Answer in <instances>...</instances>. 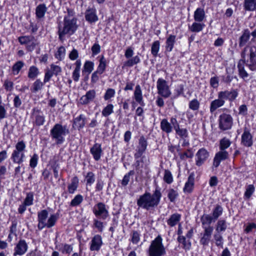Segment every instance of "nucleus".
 <instances>
[{"label": "nucleus", "mask_w": 256, "mask_h": 256, "mask_svg": "<svg viewBox=\"0 0 256 256\" xmlns=\"http://www.w3.org/2000/svg\"><path fill=\"white\" fill-rule=\"evenodd\" d=\"M242 59L238 64L240 76L245 80L248 76V74L244 69V64L252 71L256 70V46H246L241 52Z\"/></svg>", "instance_id": "1"}, {"label": "nucleus", "mask_w": 256, "mask_h": 256, "mask_svg": "<svg viewBox=\"0 0 256 256\" xmlns=\"http://www.w3.org/2000/svg\"><path fill=\"white\" fill-rule=\"evenodd\" d=\"M78 20L73 10L67 8V14L64 16L63 22H60L58 26V34L59 40L63 42L66 35L70 36L78 28Z\"/></svg>", "instance_id": "2"}, {"label": "nucleus", "mask_w": 256, "mask_h": 256, "mask_svg": "<svg viewBox=\"0 0 256 256\" xmlns=\"http://www.w3.org/2000/svg\"><path fill=\"white\" fill-rule=\"evenodd\" d=\"M162 198V193L158 188H156L152 194L148 192H145L140 196L137 200V206L146 210H150L157 207L160 204Z\"/></svg>", "instance_id": "3"}, {"label": "nucleus", "mask_w": 256, "mask_h": 256, "mask_svg": "<svg viewBox=\"0 0 256 256\" xmlns=\"http://www.w3.org/2000/svg\"><path fill=\"white\" fill-rule=\"evenodd\" d=\"M26 148V144L24 140L18 141L16 144L10 158L14 164L20 165L23 163L25 158Z\"/></svg>", "instance_id": "4"}, {"label": "nucleus", "mask_w": 256, "mask_h": 256, "mask_svg": "<svg viewBox=\"0 0 256 256\" xmlns=\"http://www.w3.org/2000/svg\"><path fill=\"white\" fill-rule=\"evenodd\" d=\"M69 130L66 126H62L61 124H56L50 131L52 139L55 140L56 144H62L64 141V136L69 134Z\"/></svg>", "instance_id": "5"}, {"label": "nucleus", "mask_w": 256, "mask_h": 256, "mask_svg": "<svg viewBox=\"0 0 256 256\" xmlns=\"http://www.w3.org/2000/svg\"><path fill=\"white\" fill-rule=\"evenodd\" d=\"M160 236L152 240L148 248L149 256H163L166 254L165 248L162 243Z\"/></svg>", "instance_id": "6"}, {"label": "nucleus", "mask_w": 256, "mask_h": 256, "mask_svg": "<svg viewBox=\"0 0 256 256\" xmlns=\"http://www.w3.org/2000/svg\"><path fill=\"white\" fill-rule=\"evenodd\" d=\"M92 210L95 216L100 220H106L110 216L106 205L102 202L96 204L92 208Z\"/></svg>", "instance_id": "7"}, {"label": "nucleus", "mask_w": 256, "mask_h": 256, "mask_svg": "<svg viewBox=\"0 0 256 256\" xmlns=\"http://www.w3.org/2000/svg\"><path fill=\"white\" fill-rule=\"evenodd\" d=\"M30 118L33 125L37 126H42L45 122V116L42 111L37 107L32 109Z\"/></svg>", "instance_id": "8"}, {"label": "nucleus", "mask_w": 256, "mask_h": 256, "mask_svg": "<svg viewBox=\"0 0 256 256\" xmlns=\"http://www.w3.org/2000/svg\"><path fill=\"white\" fill-rule=\"evenodd\" d=\"M233 119L231 115L227 114H222L218 118L219 128L226 130L231 128L232 125Z\"/></svg>", "instance_id": "9"}, {"label": "nucleus", "mask_w": 256, "mask_h": 256, "mask_svg": "<svg viewBox=\"0 0 256 256\" xmlns=\"http://www.w3.org/2000/svg\"><path fill=\"white\" fill-rule=\"evenodd\" d=\"M158 94L164 98L170 96L171 92L166 82L161 78L158 79L156 85Z\"/></svg>", "instance_id": "10"}, {"label": "nucleus", "mask_w": 256, "mask_h": 256, "mask_svg": "<svg viewBox=\"0 0 256 256\" xmlns=\"http://www.w3.org/2000/svg\"><path fill=\"white\" fill-rule=\"evenodd\" d=\"M148 142L146 139L143 136H140L138 140V144L136 150V152L134 154V157L136 160L141 157L146 150Z\"/></svg>", "instance_id": "11"}, {"label": "nucleus", "mask_w": 256, "mask_h": 256, "mask_svg": "<svg viewBox=\"0 0 256 256\" xmlns=\"http://www.w3.org/2000/svg\"><path fill=\"white\" fill-rule=\"evenodd\" d=\"M241 144L246 147H250L253 144V136L246 127L244 128L242 135Z\"/></svg>", "instance_id": "12"}, {"label": "nucleus", "mask_w": 256, "mask_h": 256, "mask_svg": "<svg viewBox=\"0 0 256 256\" xmlns=\"http://www.w3.org/2000/svg\"><path fill=\"white\" fill-rule=\"evenodd\" d=\"M202 228L204 229V232L201 234L202 236L200 242L203 246H208L210 242L214 228L212 226H208L202 227Z\"/></svg>", "instance_id": "13"}, {"label": "nucleus", "mask_w": 256, "mask_h": 256, "mask_svg": "<svg viewBox=\"0 0 256 256\" xmlns=\"http://www.w3.org/2000/svg\"><path fill=\"white\" fill-rule=\"evenodd\" d=\"M28 250V245L24 240H20L14 248V256H22Z\"/></svg>", "instance_id": "14"}, {"label": "nucleus", "mask_w": 256, "mask_h": 256, "mask_svg": "<svg viewBox=\"0 0 256 256\" xmlns=\"http://www.w3.org/2000/svg\"><path fill=\"white\" fill-rule=\"evenodd\" d=\"M219 94L224 100H227L232 102L234 101L238 96V92L237 89H232L230 90H224L220 92Z\"/></svg>", "instance_id": "15"}, {"label": "nucleus", "mask_w": 256, "mask_h": 256, "mask_svg": "<svg viewBox=\"0 0 256 256\" xmlns=\"http://www.w3.org/2000/svg\"><path fill=\"white\" fill-rule=\"evenodd\" d=\"M48 212L47 210H43L38 212V230H42L46 227V220L48 218Z\"/></svg>", "instance_id": "16"}, {"label": "nucleus", "mask_w": 256, "mask_h": 256, "mask_svg": "<svg viewBox=\"0 0 256 256\" xmlns=\"http://www.w3.org/2000/svg\"><path fill=\"white\" fill-rule=\"evenodd\" d=\"M208 156L209 154L205 148H202L199 150L196 154V165L198 166H202Z\"/></svg>", "instance_id": "17"}, {"label": "nucleus", "mask_w": 256, "mask_h": 256, "mask_svg": "<svg viewBox=\"0 0 256 256\" xmlns=\"http://www.w3.org/2000/svg\"><path fill=\"white\" fill-rule=\"evenodd\" d=\"M228 156V152L226 150H220L217 152L214 158L213 168H218L220 166L221 161L226 160Z\"/></svg>", "instance_id": "18"}, {"label": "nucleus", "mask_w": 256, "mask_h": 256, "mask_svg": "<svg viewBox=\"0 0 256 256\" xmlns=\"http://www.w3.org/2000/svg\"><path fill=\"white\" fill-rule=\"evenodd\" d=\"M102 244V238L99 234L95 235L90 242V250L98 251Z\"/></svg>", "instance_id": "19"}, {"label": "nucleus", "mask_w": 256, "mask_h": 256, "mask_svg": "<svg viewBox=\"0 0 256 256\" xmlns=\"http://www.w3.org/2000/svg\"><path fill=\"white\" fill-rule=\"evenodd\" d=\"M96 92L94 90H90L86 94L82 96L80 99V103L82 105H86L92 102L96 97Z\"/></svg>", "instance_id": "20"}, {"label": "nucleus", "mask_w": 256, "mask_h": 256, "mask_svg": "<svg viewBox=\"0 0 256 256\" xmlns=\"http://www.w3.org/2000/svg\"><path fill=\"white\" fill-rule=\"evenodd\" d=\"M90 152L92 155L93 158L95 160H99L102 154L101 144L98 143L94 144L90 148Z\"/></svg>", "instance_id": "21"}, {"label": "nucleus", "mask_w": 256, "mask_h": 256, "mask_svg": "<svg viewBox=\"0 0 256 256\" xmlns=\"http://www.w3.org/2000/svg\"><path fill=\"white\" fill-rule=\"evenodd\" d=\"M218 99H216L210 102V110L212 114L214 113L218 108L224 104L225 100H224L219 93H218Z\"/></svg>", "instance_id": "22"}, {"label": "nucleus", "mask_w": 256, "mask_h": 256, "mask_svg": "<svg viewBox=\"0 0 256 256\" xmlns=\"http://www.w3.org/2000/svg\"><path fill=\"white\" fill-rule=\"evenodd\" d=\"M194 180V174L191 173L188 176V181L186 182L183 190L184 193H191L193 190Z\"/></svg>", "instance_id": "23"}, {"label": "nucleus", "mask_w": 256, "mask_h": 256, "mask_svg": "<svg viewBox=\"0 0 256 256\" xmlns=\"http://www.w3.org/2000/svg\"><path fill=\"white\" fill-rule=\"evenodd\" d=\"M86 118L84 114H81L78 116L74 118V124L73 126H75L76 128L80 130L83 128L86 125Z\"/></svg>", "instance_id": "24"}, {"label": "nucleus", "mask_w": 256, "mask_h": 256, "mask_svg": "<svg viewBox=\"0 0 256 256\" xmlns=\"http://www.w3.org/2000/svg\"><path fill=\"white\" fill-rule=\"evenodd\" d=\"M250 31L248 28L244 29L242 31V35L239 38V46L242 47L245 46L250 40Z\"/></svg>", "instance_id": "25"}, {"label": "nucleus", "mask_w": 256, "mask_h": 256, "mask_svg": "<svg viewBox=\"0 0 256 256\" xmlns=\"http://www.w3.org/2000/svg\"><path fill=\"white\" fill-rule=\"evenodd\" d=\"M134 97L136 101L142 106H144L143 101L142 92L140 85H136L134 92Z\"/></svg>", "instance_id": "26"}, {"label": "nucleus", "mask_w": 256, "mask_h": 256, "mask_svg": "<svg viewBox=\"0 0 256 256\" xmlns=\"http://www.w3.org/2000/svg\"><path fill=\"white\" fill-rule=\"evenodd\" d=\"M160 126L162 131L167 134H169L172 132L173 127L166 118H164L161 120Z\"/></svg>", "instance_id": "27"}, {"label": "nucleus", "mask_w": 256, "mask_h": 256, "mask_svg": "<svg viewBox=\"0 0 256 256\" xmlns=\"http://www.w3.org/2000/svg\"><path fill=\"white\" fill-rule=\"evenodd\" d=\"M85 18L86 20L90 23L94 22L98 20L96 13V10L94 9H88L86 10Z\"/></svg>", "instance_id": "28"}, {"label": "nucleus", "mask_w": 256, "mask_h": 256, "mask_svg": "<svg viewBox=\"0 0 256 256\" xmlns=\"http://www.w3.org/2000/svg\"><path fill=\"white\" fill-rule=\"evenodd\" d=\"M47 10V8L45 4H42L38 5L36 8V16L38 19H41L44 16Z\"/></svg>", "instance_id": "29"}, {"label": "nucleus", "mask_w": 256, "mask_h": 256, "mask_svg": "<svg viewBox=\"0 0 256 256\" xmlns=\"http://www.w3.org/2000/svg\"><path fill=\"white\" fill-rule=\"evenodd\" d=\"M244 8L246 11L256 10V0H244Z\"/></svg>", "instance_id": "30"}, {"label": "nucleus", "mask_w": 256, "mask_h": 256, "mask_svg": "<svg viewBox=\"0 0 256 256\" xmlns=\"http://www.w3.org/2000/svg\"><path fill=\"white\" fill-rule=\"evenodd\" d=\"M81 64L80 60H76L75 62L76 68L72 74V78L74 82H78L79 80Z\"/></svg>", "instance_id": "31"}, {"label": "nucleus", "mask_w": 256, "mask_h": 256, "mask_svg": "<svg viewBox=\"0 0 256 256\" xmlns=\"http://www.w3.org/2000/svg\"><path fill=\"white\" fill-rule=\"evenodd\" d=\"M176 36L174 35H170L166 38V50L167 52H170L172 51L174 44L176 42Z\"/></svg>", "instance_id": "32"}, {"label": "nucleus", "mask_w": 256, "mask_h": 256, "mask_svg": "<svg viewBox=\"0 0 256 256\" xmlns=\"http://www.w3.org/2000/svg\"><path fill=\"white\" fill-rule=\"evenodd\" d=\"M181 215L178 213H175L170 216L167 220V224L170 226H175L180 220Z\"/></svg>", "instance_id": "33"}, {"label": "nucleus", "mask_w": 256, "mask_h": 256, "mask_svg": "<svg viewBox=\"0 0 256 256\" xmlns=\"http://www.w3.org/2000/svg\"><path fill=\"white\" fill-rule=\"evenodd\" d=\"M78 186V179L77 176H74L71 180L70 183L68 186V192L70 194H74Z\"/></svg>", "instance_id": "34"}, {"label": "nucleus", "mask_w": 256, "mask_h": 256, "mask_svg": "<svg viewBox=\"0 0 256 256\" xmlns=\"http://www.w3.org/2000/svg\"><path fill=\"white\" fill-rule=\"evenodd\" d=\"M194 20L197 22H202L205 18L204 10L202 8H198L194 12Z\"/></svg>", "instance_id": "35"}, {"label": "nucleus", "mask_w": 256, "mask_h": 256, "mask_svg": "<svg viewBox=\"0 0 256 256\" xmlns=\"http://www.w3.org/2000/svg\"><path fill=\"white\" fill-rule=\"evenodd\" d=\"M178 241L179 243L182 244V248L185 250H188L191 248V242L190 240H186V238L182 236H179L178 238Z\"/></svg>", "instance_id": "36"}, {"label": "nucleus", "mask_w": 256, "mask_h": 256, "mask_svg": "<svg viewBox=\"0 0 256 256\" xmlns=\"http://www.w3.org/2000/svg\"><path fill=\"white\" fill-rule=\"evenodd\" d=\"M59 218V214L58 213L50 215L46 222V227L50 228L54 226Z\"/></svg>", "instance_id": "37"}, {"label": "nucleus", "mask_w": 256, "mask_h": 256, "mask_svg": "<svg viewBox=\"0 0 256 256\" xmlns=\"http://www.w3.org/2000/svg\"><path fill=\"white\" fill-rule=\"evenodd\" d=\"M44 84L45 82H42L40 79H36L30 88L31 92L33 93H36L42 90Z\"/></svg>", "instance_id": "38"}, {"label": "nucleus", "mask_w": 256, "mask_h": 256, "mask_svg": "<svg viewBox=\"0 0 256 256\" xmlns=\"http://www.w3.org/2000/svg\"><path fill=\"white\" fill-rule=\"evenodd\" d=\"M200 220L202 222V227H206L208 226H212L210 224L213 221H214V218L209 214L203 215Z\"/></svg>", "instance_id": "39"}, {"label": "nucleus", "mask_w": 256, "mask_h": 256, "mask_svg": "<svg viewBox=\"0 0 256 256\" xmlns=\"http://www.w3.org/2000/svg\"><path fill=\"white\" fill-rule=\"evenodd\" d=\"M227 228V224L225 220L220 219L219 220L216 226V232L220 233L224 232Z\"/></svg>", "instance_id": "40"}, {"label": "nucleus", "mask_w": 256, "mask_h": 256, "mask_svg": "<svg viewBox=\"0 0 256 256\" xmlns=\"http://www.w3.org/2000/svg\"><path fill=\"white\" fill-rule=\"evenodd\" d=\"M40 72L38 68L34 66L30 67L28 71V76L29 78L34 80L39 74Z\"/></svg>", "instance_id": "41"}, {"label": "nucleus", "mask_w": 256, "mask_h": 256, "mask_svg": "<svg viewBox=\"0 0 256 256\" xmlns=\"http://www.w3.org/2000/svg\"><path fill=\"white\" fill-rule=\"evenodd\" d=\"M204 26V24L196 22L192 26H189L188 28L192 32H198L202 30Z\"/></svg>", "instance_id": "42"}, {"label": "nucleus", "mask_w": 256, "mask_h": 256, "mask_svg": "<svg viewBox=\"0 0 256 256\" xmlns=\"http://www.w3.org/2000/svg\"><path fill=\"white\" fill-rule=\"evenodd\" d=\"M34 40V37L33 36H20L18 38V40L21 44H28Z\"/></svg>", "instance_id": "43"}, {"label": "nucleus", "mask_w": 256, "mask_h": 256, "mask_svg": "<svg viewBox=\"0 0 256 256\" xmlns=\"http://www.w3.org/2000/svg\"><path fill=\"white\" fill-rule=\"evenodd\" d=\"M223 212V208L220 205L216 204L213 210L212 216L214 220H216L220 216Z\"/></svg>", "instance_id": "44"}, {"label": "nucleus", "mask_w": 256, "mask_h": 256, "mask_svg": "<svg viewBox=\"0 0 256 256\" xmlns=\"http://www.w3.org/2000/svg\"><path fill=\"white\" fill-rule=\"evenodd\" d=\"M106 68V60L104 56H102L100 60V64L96 70L99 74H102L105 70Z\"/></svg>", "instance_id": "45"}, {"label": "nucleus", "mask_w": 256, "mask_h": 256, "mask_svg": "<svg viewBox=\"0 0 256 256\" xmlns=\"http://www.w3.org/2000/svg\"><path fill=\"white\" fill-rule=\"evenodd\" d=\"M231 144L230 140L226 138H224L221 139L220 141V150H225L228 148Z\"/></svg>", "instance_id": "46"}, {"label": "nucleus", "mask_w": 256, "mask_h": 256, "mask_svg": "<svg viewBox=\"0 0 256 256\" xmlns=\"http://www.w3.org/2000/svg\"><path fill=\"white\" fill-rule=\"evenodd\" d=\"M24 64L22 61L16 62L12 67V71L14 74H18L22 68L24 66Z\"/></svg>", "instance_id": "47"}, {"label": "nucleus", "mask_w": 256, "mask_h": 256, "mask_svg": "<svg viewBox=\"0 0 256 256\" xmlns=\"http://www.w3.org/2000/svg\"><path fill=\"white\" fill-rule=\"evenodd\" d=\"M83 196L81 194H77L72 200L70 203V206H76L80 205L83 201Z\"/></svg>", "instance_id": "48"}, {"label": "nucleus", "mask_w": 256, "mask_h": 256, "mask_svg": "<svg viewBox=\"0 0 256 256\" xmlns=\"http://www.w3.org/2000/svg\"><path fill=\"white\" fill-rule=\"evenodd\" d=\"M140 62V57L138 56H136L132 58L129 59L128 60H127L125 64L124 65L127 66H132L134 64H138Z\"/></svg>", "instance_id": "49"}, {"label": "nucleus", "mask_w": 256, "mask_h": 256, "mask_svg": "<svg viewBox=\"0 0 256 256\" xmlns=\"http://www.w3.org/2000/svg\"><path fill=\"white\" fill-rule=\"evenodd\" d=\"M160 47V42L158 40L154 41L152 46L151 52L152 54L154 56H156L158 53L159 51Z\"/></svg>", "instance_id": "50"}, {"label": "nucleus", "mask_w": 256, "mask_h": 256, "mask_svg": "<svg viewBox=\"0 0 256 256\" xmlns=\"http://www.w3.org/2000/svg\"><path fill=\"white\" fill-rule=\"evenodd\" d=\"M178 196V192L174 189L171 188L168 191V197L171 202H174Z\"/></svg>", "instance_id": "51"}, {"label": "nucleus", "mask_w": 256, "mask_h": 256, "mask_svg": "<svg viewBox=\"0 0 256 256\" xmlns=\"http://www.w3.org/2000/svg\"><path fill=\"white\" fill-rule=\"evenodd\" d=\"M93 226L98 229V232H102L103 231L104 228V222L100 220L99 218H96L94 219Z\"/></svg>", "instance_id": "52"}, {"label": "nucleus", "mask_w": 256, "mask_h": 256, "mask_svg": "<svg viewBox=\"0 0 256 256\" xmlns=\"http://www.w3.org/2000/svg\"><path fill=\"white\" fill-rule=\"evenodd\" d=\"M214 240L216 241V244L218 246L222 248L223 246V238L220 233L216 232L214 235Z\"/></svg>", "instance_id": "53"}, {"label": "nucleus", "mask_w": 256, "mask_h": 256, "mask_svg": "<svg viewBox=\"0 0 256 256\" xmlns=\"http://www.w3.org/2000/svg\"><path fill=\"white\" fill-rule=\"evenodd\" d=\"M164 180L168 184H170L173 182V177L171 172L168 170H165L164 176Z\"/></svg>", "instance_id": "54"}, {"label": "nucleus", "mask_w": 256, "mask_h": 256, "mask_svg": "<svg viewBox=\"0 0 256 256\" xmlns=\"http://www.w3.org/2000/svg\"><path fill=\"white\" fill-rule=\"evenodd\" d=\"M114 106L112 104H108L102 110V115L105 117L108 116L113 112Z\"/></svg>", "instance_id": "55"}, {"label": "nucleus", "mask_w": 256, "mask_h": 256, "mask_svg": "<svg viewBox=\"0 0 256 256\" xmlns=\"http://www.w3.org/2000/svg\"><path fill=\"white\" fill-rule=\"evenodd\" d=\"M200 106V103L197 99H194L190 102L188 106L192 110H198Z\"/></svg>", "instance_id": "56"}, {"label": "nucleus", "mask_w": 256, "mask_h": 256, "mask_svg": "<svg viewBox=\"0 0 256 256\" xmlns=\"http://www.w3.org/2000/svg\"><path fill=\"white\" fill-rule=\"evenodd\" d=\"M254 191V187L252 184L248 186L244 192V196L246 199H249Z\"/></svg>", "instance_id": "57"}, {"label": "nucleus", "mask_w": 256, "mask_h": 256, "mask_svg": "<svg viewBox=\"0 0 256 256\" xmlns=\"http://www.w3.org/2000/svg\"><path fill=\"white\" fill-rule=\"evenodd\" d=\"M176 134L182 138H186L188 136V130L186 128H180V126L175 130Z\"/></svg>", "instance_id": "58"}, {"label": "nucleus", "mask_w": 256, "mask_h": 256, "mask_svg": "<svg viewBox=\"0 0 256 256\" xmlns=\"http://www.w3.org/2000/svg\"><path fill=\"white\" fill-rule=\"evenodd\" d=\"M34 194L32 192L27 193L26 198H25L24 202L25 204L30 206L33 204Z\"/></svg>", "instance_id": "59"}, {"label": "nucleus", "mask_w": 256, "mask_h": 256, "mask_svg": "<svg viewBox=\"0 0 256 256\" xmlns=\"http://www.w3.org/2000/svg\"><path fill=\"white\" fill-rule=\"evenodd\" d=\"M134 172L133 170H130L127 174L124 175V176L123 178V179L122 181V184L123 186H126L130 180V176L134 175Z\"/></svg>", "instance_id": "60"}, {"label": "nucleus", "mask_w": 256, "mask_h": 256, "mask_svg": "<svg viewBox=\"0 0 256 256\" xmlns=\"http://www.w3.org/2000/svg\"><path fill=\"white\" fill-rule=\"evenodd\" d=\"M86 178L87 184L91 186L95 181V176L94 174L92 172H88L86 176Z\"/></svg>", "instance_id": "61"}, {"label": "nucleus", "mask_w": 256, "mask_h": 256, "mask_svg": "<svg viewBox=\"0 0 256 256\" xmlns=\"http://www.w3.org/2000/svg\"><path fill=\"white\" fill-rule=\"evenodd\" d=\"M94 63L90 61H86L84 66V70L90 74L94 69Z\"/></svg>", "instance_id": "62"}, {"label": "nucleus", "mask_w": 256, "mask_h": 256, "mask_svg": "<svg viewBox=\"0 0 256 256\" xmlns=\"http://www.w3.org/2000/svg\"><path fill=\"white\" fill-rule=\"evenodd\" d=\"M4 87L8 92H12L14 89V83L11 80H6L4 82Z\"/></svg>", "instance_id": "63"}, {"label": "nucleus", "mask_w": 256, "mask_h": 256, "mask_svg": "<svg viewBox=\"0 0 256 256\" xmlns=\"http://www.w3.org/2000/svg\"><path fill=\"white\" fill-rule=\"evenodd\" d=\"M115 90L113 88H108L104 96V99L106 100L114 97L115 94Z\"/></svg>", "instance_id": "64"}]
</instances>
